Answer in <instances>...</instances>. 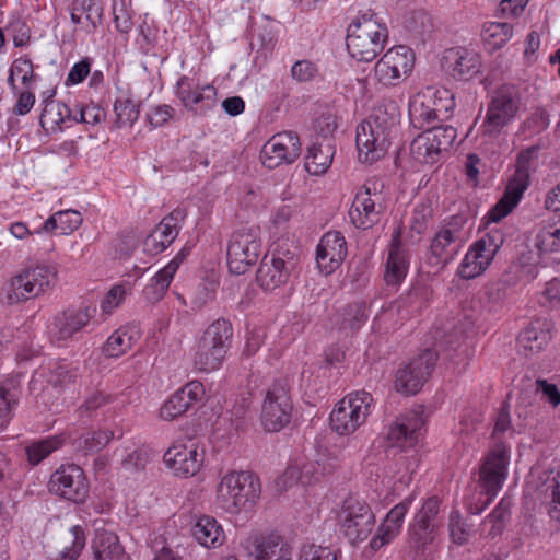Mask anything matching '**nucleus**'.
Wrapping results in <instances>:
<instances>
[{
	"mask_svg": "<svg viewBox=\"0 0 560 560\" xmlns=\"http://www.w3.org/2000/svg\"><path fill=\"white\" fill-rule=\"evenodd\" d=\"M399 112L396 104L390 103L373 110L370 117L357 128V149L359 160L373 163L382 159L397 132Z\"/></svg>",
	"mask_w": 560,
	"mask_h": 560,
	"instance_id": "1",
	"label": "nucleus"
},
{
	"mask_svg": "<svg viewBox=\"0 0 560 560\" xmlns=\"http://www.w3.org/2000/svg\"><path fill=\"white\" fill-rule=\"evenodd\" d=\"M510 413L508 409L503 407L497 416L493 428V436L498 440V443L488 453L479 469V481L487 498L481 509H478L475 513H480L491 503L506 479L510 451L500 441V435L510 429Z\"/></svg>",
	"mask_w": 560,
	"mask_h": 560,
	"instance_id": "2",
	"label": "nucleus"
},
{
	"mask_svg": "<svg viewBox=\"0 0 560 560\" xmlns=\"http://www.w3.org/2000/svg\"><path fill=\"white\" fill-rule=\"evenodd\" d=\"M470 229L469 217L464 212L446 218L431 241L427 264L436 271L443 270L464 247Z\"/></svg>",
	"mask_w": 560,
	"mask_h": 560,
	"instance_id": "3",
	"label": "nucleus"
},
{
	"mask_svg": "<svg viewBox=\"0 0 560 560\" xmlns=\"http://www.w3.org/2000/svg\"><path fill=\"white\" fill-rule=\"evenodd\" d=\"M387 37L386 24L374 13H363L348 26L347 49L352 58L370 62L384 49Z\"/></svg>",
	"mask_w": 560,
	"mask_h": 560,
	"instance_id": "4",
	"label": "nucleus"
},
{
	"mask_svg": "<svg viewBox=\"0 0 560 560\" xmlns=\"http://www.w3.org/2000/svg\"><path fill=\"white\" fill-rule=\"evenodd\" d=\"M259 497V479L250 471H230L217 488V504L229 514L247 511Z\"/></svg>",
	"mask_w": 560,
	"mask_h": 560,
	"instance_id": "5",
	"label": "nucleus"
},
{
	"mask_svg": "<svg viewBox=\"0 0 560 560\" xmlns=\"http://www.w3.org/2000/svg\"><path fill=\"white\" fill-rule=\"evenodd\" d=\"M233 326L226 318L210 324L197 342L194 354L195 366L202 372L221 368L232 346Z\"/></svg>",
	"mask_w": 560,
	"mask_h": 560,
	"instance_id": "6",
	"label": "nucleus"
},
{
	"mask_svg": "<svg viewBox=\"0 0 560 560\" xmlns=\"http://www.w3.org/2000/svg\"><path fill=\"white\" fill-rule=\"evenodd\" d=\"M261 254L260 228L242 226L229 240L226 259L231 273L244 275L254 266Z\"/></svg>",
	"mask_w": 560,
	"mask_h": 560,
	"instance_id": "7",
	"label": "nucleus"
},
{
	"mask_svg": "<svg viewBox=\"0 0 560 560\" xmlns=\"http://www.w3.org/2000/svg\"><path fill=\"white\" fill-rule=\"evenodd\" d=\"M337 520L341 532L352 545L364 541L375 526V515L369 503L353 495L343 500Z\"/></svg>",
	"mask_w": 560,
	"mask_h": 560,
	"instance_id": "8",
	"label": "nucleus"
},
{
	"mask_svg": "<svg viewBox=\"0 0 560 560\" xmlns=\"http://www.w3.org/2000/svg\"><path fill=\"white\" fill-rule=\"evenodd\" d=\"M373 397L355 392L342 398L330 413V427L340 435H349L362 425L371 413Z\"/></svg>",
	"mask_w": 560,
	"mask_h": 560,
	"instance_id": "9",
	"label": "nucleus"
},
{
	"mask_svg": "<svg viewBox=\"0 0 560 560\" xmlns=\"http://www.w3.org/2000/svg\"><path fill=\"white\" fill-rule=\"evenodd\" d=\"M293 402L288 382L276 381L267 390L261 406L260 420L268 432H279L292 418Z\"/></svg>",
	"mask_w": 560,
	"mask_h": 560,
	"instance_id": "10",
	"label": "nucleus"
},
{
	"mask_svg": "<svg viewBox=\"0 0 560 560\" xmlns=\"http://www.w3.org/2000/svg\"><path fill=\"white\" fill-rule=\"evenodd\" d=\"M456 137V129L450 125L428 128L411 141L410 155L421 164H435L448 151Z\"/></svg>",
	"mask_w": 560,
	"mask_h": 560,
	"instance_id": "11",
	"label": "nucleus"
},
{
	"mask_svg": "<svg viewBox=\"0 0 560 560\" xmlns=\"http://www.w3.org/2000/svg\"><path fill=\"white\" fill-rule=\"evenodd\" d=\"M520 107L518 91L513 85H504L497 90L488 105L487 116L482 125L483 133L498 137L516 116Z\"/></svg>",
	"mask_w": 560,
	"mask_h": 560,
	"instance_id": "12",
	"label": "nucleus"
},
{
	"mask_svg": "<svg viewBox=\"0 0 560 560\" xmlns=\"http://www.w3.org/2000/svg\"><path fill=\"white\" fill-rule=\"evenodd\" d=\"M299 256L289 249H275L265 255L256 273L257 283L266 291H272L287 283L299 265Z\"/></svg>",
	"mask_w": 560,
	"mask_h": 560,
	"instance_id": "13",
	"label": "nucleus"
},
{
	"mask_svg": "<svg viewBox=\"0 0 560 560\" xmlns=\"http://www.w3.org/2000/svg\"><path fill=\"white\" fill-rule=\"evenodd\" d=\"M50 493L75 504L84 503L89 497L90 485L84 470L75 464L61 465L48 481Z\"/></svg>",
	"mask_w": 560,
	"mask_h": 560,
	"instance_id": "14",
	"label": "nucleus"
},
{
	"mask_svg": "<svg viewBox=\"0 0 560 560\" xmlns=\"http://www.w3.org/2000/svg\"><path fill=\"white\" fill-rule=\"evenodd\" d=\"M56 277V270L48 266L26 269L13 277L5 289L8 304H15L38 296Z\"/></svg>",
	"mask_w": 560,
	"mask_h": 560,
	"instance_id": "15",
	"label": "nucleus"
},
{
	"mask_svg": "<svg viewBox=\"0 0 560 560\" xmlns=\"http://www.w3.org/2000/svg\"><path fill=\"white\" fill-rule=\"evenodd\" d=\"M438 360V353L429 348L424 349L395 375L394 386L398 393L405 395L417 394L431 375Z\"/></svg>",
	"mask_w": 560,
	"mask_h": 560,
	"instance_id": "16",
	"label": "nucleus"
},
{
	"mask_svg": "<svg viewBox=\"0 0 560 560\" xmlns=\"http://www.w3.org/2000/svg\"><path fill=\"white\" fill-rule=\"evenodd\" d=\"M415 63L413 50L405 45L388 49L374 67V77L383 85H397L407 77Z\"/></svg>",
	"mask_w": 560,
	"mask_h": 560,
	"instance_id": "17",
	"label": "nucleus"
},
{
	"mask_svg": "<svg viewBox=\"0 0 560 560\" xmlns=\"http://www.w3.org/2000/svg\"><path fill=\"white\" fill-rule=\"evenodd\" d=\"M95 312V307L82 304L58 313L49 330L51 340L60 343L75 338L89 325Z\"/></svg>",
	"mask_w": 560,
	"mask_h": 560,
	"instance_id": "18",
	"label": "nucleus"
},
{
	"mask_svg": "<svg viewBox=\"0 0 560 560\" xmlns=\"http://www.w3.org/2000/svg\"><path fill=\"white\" fill-rule=\"evenodd\" d=\"M301 154V142L295 131L289 130L272 136L260 151V161L269 170L282 163L291 164Z\"/></svg>",
	"mask_w": 560,
	"mask_h": 560,
	"instance_id": "19",
	"label": "nucleus"
},
{
	"mask_svg": "<svg viewBox=\"0 0 560 560\" xmlns=\"http://www.w3.org/2000/svg\"><path fill=\"white\" fill-rule=\"evenodd\" d=\"M205 459L203 450L194 442L184 444L176 442L164 453L163 460L175 476L188 478L195 476Z\"/></svg>",
	"mask_w": 560,
	"mask_h": 560,
	"instance_id": "20",
	"label": "nucleus"
},
{
	"mask_svg": "<svg viewBox=\"0 0 560 560\" xmlns=\"http://www.w3.org/2000/svg\"><path fill=\"white\" fill-rule=\"evenodd\" d=\"M176 96L182 104L196 114H206L217 105V89L210 84L201 89L194 83V80L182 75L176 84Z\"/></svg>",
	"mask_w": 560,
	"mask_h": 560,
	"instance_id": "21",
	"label": "nucleus"
},
{
	"mask_svg": "<svg viewBox=\"0 0 560 560\" xmlns=\"http://www.w3.org/2000/svg\"><path fill=\"white\" fill-rule=\"evenodd\" d=\"M380 199V194L375 190L372 194L370 186L364 185L361 187L349 210L351 222L362 230H368L375 225L380 221L382 213Z\"/></svg>",
	"mask_w": 560,
	"mask_h": 560,
	"instance_id": "22",
	"label": "nucleus"
},
{
	"mask_svg": "<svg viewBox=\"0 0 560 560\" xmlns=\"http://www.w3.org/2000/svg\"><path fill=\"white\" fill-rule=\"evenodd\" d=\"M421 415L420 410H410L397 417L388 428V445L400 450L412 447L418 442L419 431L424 425Z\"/></svg>",
	"mask_w": 560,
	"mask_h": 560,
	"instance_id": "23",
	"label": "nucleus"
},
{
	"mask_svg": "<svg viewBox=\"0 0 560 560\" xmlns=\"http://www.w3.org/2000/svg\"><path fill=\"white\" fill-rule=\"evenodd\" d=\"M185 217L186 211L180 208L174 209L164 217L145 237L143 242L144 250L151 255L164 252L177 237L180 229L179 222L184 221Z\"/></svg>",
	"mask_w": 560,
	"mask_h": 560,
	"instance_id": "24",
	"label": "nucleus"
},
{
	"mask_svg": "<svg viewBox=\"0 0 560 560\" xmlns=\"http://www.w3.org/2000/svg\"><path fill=\"white\" fill-rule=\"evenodd\" d=\"M347 256V243L339 231L324 234L316 247V262L322 272L332 273Z\"/></svg>",
	"mask_w": 560,
	"mask_h": 560,
	"instance_id": "25",
	"label": "nucleus"
},
{
	"mask_svg": "<svg viewBox=\"0 0 560 560\" xmlns=\"http://www.w3.org/2000/svg\"><path fill=\"white\" fill-rule=\"evenodd\" d=\"M413 494H409L401 502L397 503L386 514L383 522L376 529L375 535L370 541V548L373 551L380 550L383 546L389 544L400 532L406 514L412 502Z\"/></svg>",
	"mask_w": 560,
	"mask_h": 560,
	"instance_id": "26",
	"label": "nucleus"
},
{
	"mask_svg": "<svg viewBox=\"0 0 560 560\" xmlns=\"http://www.w3.org/2000/svg\"><path fill=\"white\" fill-rule=\"evenodd\" d=\"M409 270V250L401 244L399 232L393 235L388 246L383 279L387 287L398 289Z\"/></svg>",
	"mask_w": 560,
	"mask_h": 560,
	"instance_id": "27",
	"label": "nucleus"
},
{
	"mask_svg": "<svg viewBox=\"0 0 560 560\" xmlns=\"http://www.w3.org/2000/svg\"><path fill=\"white\" fill-rule=\"evenodd\" d=\"M205 395L201 382L191 381L175 392L161 407L160 416L163 420L171 421L185 413L194 402L200 401Z\"/></svg>",
	"mask_w": 560,
	"mask_h": 560,
	"instance_id": "28",
	"label": "nucleus"
},
{
	"mask_svg": "<svg viewBox=\"0 0 560 560\" xmlns=\"http://www.w3.org/2000/svg\"><path fill=\"white\" fill-rule=\"evenodd\" d=\"M536 499L548 505L550 517L560 522V470H544L536 481Z\"/></svg>",
	"mask_w": 560,
	"mask_h": 560,
	"instance_id": "29",
	"label": "nucleus"
},
{
	"mask_svg": "<svg viewBox=\"0 0 560 560\" xmlns=\"http://www.w3.org/2000/svg\"><path fill=\"white\" fill-rule=\"evenodd\" d=\"M91 549L94 560H129L118 536L108 529H96Z\"/></svg>",
	"mask_w": 560,
	"mask_h": 560,
	"instance_id": "30",
	"label": "nucleus"
},
{
	"mask_svg": "<svg viewBox=\"0 0 560 560\" xmlns=\"http://www.w3.org/2000/svg\"><path fill=\"white\" fill-rule=\"evenodd\" d=\"M254 550L256 560H292V548L278 535L257 537Z\"/></svg>",
	"mask_w": 560,
	"mask_h": 560,
	"instance_id": "31",
	"label": "nucleus"
},
{
	"mask_svg": "<svg viewBox=\"0 0 560 560\" xmlns=\"http://www.w3.org/2000/svg\"><path fill=\"white\" fill-rule=\"evenodd\" d=\"M441 529L412 521L408 527L410 547L417 555L425 556L436 546Z\"/></svg>",
	"mask_w": 560,
	"mask_h": 560,
	"instance_id": "32",
	"label": "nucleus"
},
{
	"mask_svg": "<svg viewBox=\"0 0 560 560\" xmlns=\"http://www.w3.org/2000/svg\"><path fill=\"white\" fill-rule=\"evenodd\" d=\"M550 326V323L541 319L530 323L518 335V346L533 353L539 352L551 339Z\"/></svg>",
	"mask_w": 560,
	"mask_h": 560,
	"instance_id": "33",
	"label": "nucleus"
},
{
	"mask_svg": "<svg viewBox=\"0 0 560 560\" xmlns=\"http://www.w3.org/2000/svg\"><path fill=\"white\" fill-rule=\"evenodd\" d=\"M194 538L206 548H215L224 541V533L218 521L209 515L200 516L191 528Z\"/></svg>",
	"mask_w": 560,
	"mask_h": 560,
	"instance_id": "34",
	"label": "nucleus"
},
{
	"mask_svg": "<svg viewBox=\"0 0 560 560\" xmlns=\"http://www.w3.org/2000/svg\"><path fill=\"white\" fill-rule=\"evenodd\" d=\"M72 117L71 108L55 100H46L45 107L39 117V124L46 132H57L62 130V124H66Z\"/></svg>",
	"mask_w": 560,
	"mask_h": 560,
	"instance_id": "35",
	"label": "nucleus"
},
{
	"mask_svg": "<svg viewBox=\"0 0 560 560\" xmlns=\"http://www.w3.org/2000/svg\"><path fill=\"white\" fill-rule=\"evenodd\" d=\"M334 154V148L328 141L313 143L305 158L306 171L312 175L324 174L330 167Z\"/></svg>",
	"mask_w": 560,
	"mask_h": 560,
	"instance_id": "36",
	"label": "nucleus"
},
{
	"mask_svg": "<svg viewBox=\"0 0 560 560\" xmlns=\"http://www.w3.org/2000/svg\"><path fill=\"white\" fill-rule=\"evenodd\" d=\"M115 432L109 430L89 431L72 440L73 450L83 456L102 451L113 439Z\"/></svg>",
	"mask_w": 560,
	"mask_h": 560,
	"instance_id": "37",
	"label": "nucleus"
},
{
	"mask_svg": "<svg viewBox=\"0 0 560 560\" xmlns=\"http://www.w3.org/2000/svg\"><path fill=\"white\" fill-rule=\"evenodd\" d=\"M535 246L541 253L560 250V215L544 221L535 236Z\"/></svg>",
	"mask_w": 560,
	"mask_h": 560,
	"instance_id": "38",
	"label": "nucleus"
},
{
	"mask_svg": "<svg viewBox=\"0 0 560 560\" xmlns=\"http://www.w3.org/2000/svg\"><path fill=\"white\" fill-rule=\"evenodd\" d=\"M524 191L523 185L518 188L508 183L502 198L487 213L488 224L498 223L510 214L520 202Z\"/></svg>",
	"mask_w": 560,
	"mask_h": 560,
	"instance_id": "39",
	"label": "nucleus"
},
{
	"mask_svg": "<svg viewBox=\"0 0 560 560\" xmlns=\"http://www.w3.org/2000/svg\"><path fill=\"white\" fill-rule=\"evenodd\" d=\"M456 58L452 68V75L459 81L471 80L480 72V56L475 51L460 49L455 52Z\"/></svg>",
	"mask_w": 560,
	"mask_h": 560,
	"instance_id": "40",
	"label": "nucleus"
},
{
	"mask_svg": "<svg viewBox=\"0 0 560 560\" xmlns=\"http://www.w3.org/2000/svg\"><path fill=\"white\" fill-rule=\"evenodd\" d=\"M176 272V262L170 261L164 268L155 273L151 282L143 289V295L151 303L159 302L167 291Z\"/></svg>",
	"mask_w": 560,
	"mask_h": 560,
	"instance_id": "41",
	"label": "nucleus"
},
{
	"mask_svg": "<svg viewBox=\"0 0 560 560\" xmlns=\"http://www.w3.org/2000/svg\"><path fill=\"white\" fill-rule=\"evenodd\" d=\"M65 438L62 435H52L34 441L25 447L27 460L32 466H36L51 453L62 447Z\"/></svg>",
	"mask_w": 560,
	"mask_h": 560,
	"instance_id": "42",
	"label": "nucleus"
},
{
	"mask_svg": "<svg viewBox=\"0 0 560 560\" xmlns=\"http://www.w3.org/2000/svg\"><path fill=\"white\" fill-rule=\"evenodd\" d=\"M430 291L424 284H413L397 302L398 310L408 315L419 314L428 305Z\"/></svg>",
	"mask_w": 560,
	"mask_h": 560,
	"instance_id": "43",
	"label": "nucleus"
},
{
	"mask_svg": "<svg viewBox=\"0 0 560 560\" xmlns=\"http://www.w3.org/2000/svg\"><path fill=\"white\" fill-rule=\"evenodd\" d=\"M339 316L340 328L355 332L369 318L366 303L364 301L350 303L342 308Z\"/></svg>",
	"mask_w": 560,
	"mask_h": 560,
	"instance_id": "44",
	"label": "nucleus"
},
{
	"mask_svg": "<svg viewBox=\"0 0 560 560\" xmlns=\"http://www.w3.org/2000/svg\"><path fill=\"white\" fill-rule=\"evenodd\" d=\"M440 505L441 501L438 497L433 495L428 498L422 503L420 510L415 514L412 521L441 529L443 516L441 515Z\"/></svg>",
	"mask_w": 560,
	"mask_h": 560,
	"instance_id": "45",
	"label": "nucleus"
},
{
	"mask_svg": "<svg viewBox=\"0 0 560 560\" xmlns=\"http://www.w3.org/2000/svg\"><path fill=\"white\" fill-rule=\"evenodd\" d=\"M513 35V27L509 23L490 22L483 25L482 37L493 49L501 48Z\"/></svg>",
	"mask_w": 560,
	"mask_h": 560,
	"instance_id": "46",
	"label": "nucleus"
},
{
	"mask_svg": "<svg viewBox=\"0 0 560 560\" xmlns=\"http://www.w3.org/2000/svg\"><path fill=\"white\" fill-rule=\"evenodd\" d=\"M537 152L536 147H530L526 150H523L517 155L516 168L513 176L510 178L509 184L514 185L518 188L524 186V190L527 189L529 185V163Z\"/></svg>",
	"mask_w": 560,
	"mask_h": 560,
	"instance_id": "47",
	"label": "nucleus"
},
{
	"mask_svg": "<svg viewBox=\"0 0 560 560\" xmlns=\"http://www.w3.org/2000/svg\"><path fill=\"white\" fill-rule=\"evenodd\" d=\"M436 108L427 105L423 100L415 98L409 104V118L415 128L423 129L436 118Z\"/></svg>",
	"mask_w": 560,
	"mask_h": 560,
	"instance_id": "48",
	"label": "nucleus"
},
{
	"mask_svg": "<svg viewBox=\"0 0 560 560\" xmlns=\"http://www.w3.org/2000/svg\"><path fill=\"white\" fill-rule=\"evenodd\" d=\"M139 106L131 97L117 98L114 103L117 126H131L137 121L140 114Z\"/></svg>",
	"mask_w": 560,
	"mask_h": 560,
	"instance_id": "49",
	"label": "nucleus"
},
{
	"mask_svg": "<svg viewBox=\"0 0 560 560\" xmlns=\"http://www.w3.org/2000/svg\"><path fill=\"white\" fill-rule=\"evenodd\" d=\"M77 377L78 369L63 360L50 370L47 382L55 388H63L74 383Z\"/></svg>",
	"mask_w": 560,
	"mask_h": 560,
	"instance_id": "50",
	"label": "nucleus"
},
{
	"mask_svg": "<svg viewBox=\"0 0 560 560\" xmlns=\"http://www.w3.org/2000/svg\"><path fill=\"white\" fill-rule=\"evenodd\" d=\"M512 501L510 498L504 497L500 500L494 510L486 517L483 525L491 524L488 533L489 536L495 537L501 534L504 528L505 518L510 515Z\"/></svg>",
	"mask_w": 560,
	"mask_h": 560,
	"instance_id": "51",
	"label": "nucleus"
},
{
	"mask_svg": "<svg viewBox=\"0 0 560 560\" xmlns=\"http://www.w3.org/2000/svg\"><path fill=\"white\" fill-rule=\"evenodd\" d=\"M132 346V337L121 329L113 332L103 347V353L108 358L125 354Z\"/></svg>",
	"mask_w": 560,
	"mask_h": 560,
	"instance_id": "52",
	"label": "nucleus"
},
{
	"mask_svg": "<svg viewBox=\"0 0 560 560\" xmlns=\"http://www.w3.org/2000/svg\"><path fill=\"white\" fill-rule=\"evenodd\" d=\"M448 532L452 541L456 545H464L470 537V526L463 520L458 511H453L448 517Z\"/></svg>",
	"mask_w": 560,
	"mask_h": 560,
	"instance_id": "53",
	"label": "nucleus"
},
{
	"mask_svg": "<svg viewBox=\"0 0 560 560\" xmlns=\"http://www.w3.org/2000/svg\"><path fill=\"white\" fill-rule=\"evenodd\" d=\"M73 540L70 547H66L56 560H77L85 546V534L81 526L75 525L70 529Z\"/></svg>",
	"mask_w": 560,
	"mask_h": 560,
	"instance_id": "54",
	"label": "nucleus"
},
{
	"mask_svg": "<svg viewBox=\"0 0 560 560\" xmlns=\"http://www.w3.org/2000/svg\"><path fill=\"white\" fill-rule=\"evenodd\" d=\"M73 10L85 14V20L95 30L102 21L103 8L95 0H74Z\"/></svg>",
	"mask_w": 560,
	"mask_h": 560,
	"instance_id": "55",
	"label": "nucleus"
},
{
	"mask_svg": "<svg viewBox=\"0 0 560 560\" xmlns=\"http://www.w3.org/2000/svg\"><path fill=\"white\" fill-rule=\"evenodd\" d=\"M318 66L308 60H298L291 67V77L299 83H305L314 80L318 75Z\"/></svg>",
	"mask_w": 560,
	"mask_h": 560,
	"instance_id": "56",
	"label": "nucleus"
},
{
	"mask_svg": "<svg viewBox=\"0 0 560 560\" xmlns=\"http://www.w3.org/2000/svg\"><path fill=\"white\" fill-rule=\"evenodd\" d=\"M59 220V234H71L82 224L81 213L75 210H63L57 212Z\"/></svg>",
	"mask_w": 560,
	"mask_h": 560,
	"instance_id": "57",
	"label": "nucleus"
},
{
	"mask_svg": "<svg viewBox=\"0 0 560 560\" xmlns=\"http://www.w3.org/2000/svg\"><path fill=\"white\" fill-rule=\"evenodd\" d=\"M299 560H337V555L328 547L306 545L302 547Z\"/></svg>",
	"mask_w": 560,
	"mask_h": 560,
	"instance_id": "58",
	"label": "nucleus"
},
{
	"mask_svg": "<svg viewBox=\"0 0 560 560\" xmlns=\"http://www.w3.org/2000/svg\"><path fill=\"white\" fill-rule=\"evenodd\" d=\"M11 74L20 75L25 86H30L34 78V67L31 59L21 57L13 61L10 68Z\"/></svg>",
	"mask_w": 560,
	"mask_h": 560,
	"instance_id": "59",
	"label": "nucleus"
},
{
	"mask_svg": "<svg viewBox=\"0 0 560 560\" xmlns=\"http://www.w3.org/2000/svg\"><path fill=\"white\" fill-rule=\"evenodd\" d=\"M16 404V392L5 385H0V419L9 418Z\"/></svg>",
	"mask_w": 560,
	"mask_h": 560,
	"instance_id": "60",
	"label": "nucleus"
},
{
	"mask_svg": "<svg viewBox=\"0 0 560 560\" xmlns=\"http://www.w3.org/2000/svg\"><path fill=\"white\" fill-rule=\"evenodd\" d=\"M542 306L551 308L560 305V280L555 278L548 281L542 291V299L540 300Z\"/></svg>",
	"mask_w": 560,
	"mask_h": 560,
	"instance_id": "61",
	"label": "nucleus"
},
{
	"mask_svg": "<svg viewBox=\"0 0 560 560\" xmlns=\"http://www.w3.org/2000/svg\"><path fill=\"white\" fill-rule=\"evenodd\" d=\"M511 284L510 278L503 277L498 281L489 283L486 287V294L493 302L502 301L508 296V290Z\"/></svg>",
	"mask_w": 560,
	"mask_h": 560,
	"instance_id": "62",
	"label": "nucleus"
},
{
	"mask_svg": "<svg viewBox=\"0 0 560 560\" xmlns=\"http://www.w3.org/2000/svg\"><path fill=\"white\" fill-rule=\"evenodd\" d=\"M91 71V61L89 58H83L79 62L74 63L70 69L66 84H79L89 75Z\"/></svg>",
	"mask_w": 560,
	"mask_h": 560,
	"instance_id": "63",
	"label": "nucleus"
},
{
	"mask_svg": "<svg viewBox=\"0 0 560 560\" xmlns=\"http://www.w3.org/2000/svg\"><path fill=\"white\" fill-rule=\"evenodd\" d=\"M126 295V290L124 285L116 284L114 285L105 295L102 301L101 307L103 312L110 313L115 307H117L124 300Z\"/></svg>",
	"mask_w": 560,
	"mask_h": 560,
	"instance_id": "64",
	"label": "nucleus"
}]
</instances>
